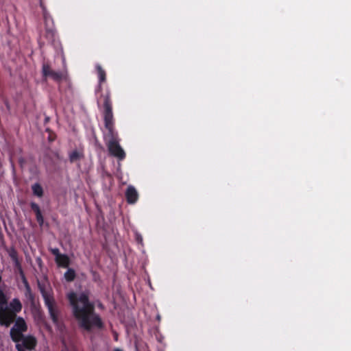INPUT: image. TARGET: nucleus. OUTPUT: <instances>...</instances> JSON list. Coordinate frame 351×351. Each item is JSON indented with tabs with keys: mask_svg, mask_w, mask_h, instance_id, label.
I'll list each match as a JSON object with an SVG mask.
<instances>
[{
	"mask_svg": "<svg viewBox=\"0 0 351 351\" xmlns=\"http://www.w3.org/2000/svg\"><path fill=\"white\" fill-rule=\"evenodd\" d=\"M67 299L72 307L73 315L80 328L92 332L104 328L102 319L95 313V304L89 300L88 292H82L79 295L71 292L67 295Z\"/></svg>",
	"mask_w": 351,
	"mask_h": 351,
	"instance_id": "obj_1",
	"label": "nucleus"
},
{
	"mask_svg": "<svg viewBox=\"0 0 351 351\" xmlns=\"http://www.w3.org/2000/svg\"><path fill=\"white\" fill-rule=\"evenodd\" d=\"M104 102V121L106 129L108 131L106 138L108 141H115L119 139L117 132L114 130V117L112 112V105L110 98V92L107 90L104 94H101L100 98L98 99V103L100 100Z\"/></svg>",
	"mask_w": 351,
	"mask_h": 351,
	"instance_id": "obj_2",
	"label": "nucleus"
},
{
	"mask_svg": "<svg viewBox=\"0 0 351 351\" xmlns=\"http://www.w3.org/2000/svg\"><path fill=\"white\" fill-rule=\"evenodd\" d=\"M23 306L18 298L12 299L8 306L0 309V325L9 327L17 317V314L22 310Z\"/></svg>",
	"mask_w": 351,
	"mask_h": 351,
	"instance_id": "obj_3",
	"label": "nucleus"
},
{
	"mask_svg": "<svg viewBox=\"0 0 351 351\" xmlns=\"http://www.w3.org/2000/svg\"><path fill=\"white\" fill-rule=\"evenodd\" d=\"M38 288L42 295L52 322L57 324L58 323V311L56 305L52 289L49 286L47 287L45 284L41 283L39 280H38Z\"/></svg>",
	"mask_w": 351,
	"mask_h": 351,
	"instance_id": "obj_4",
	"label": "nucleus"
},
{
	"mask_svg": "<svg viewBox=\"0 0 351 351\" xmlns=\"http://www.w3.org/2000/svg\"><path fill=\"white\" fill-rule=\"evenodd\" d=\"M14 322V324L10 329V335L14 342L19 343L24 337L23 332L27 330V325L21 317H16Z\"/></svg>",
	"mask_w": 351,
	"mask_h": 351,
	"instance_id": "obj_5",
	"label": "nucleus"
},
{
	"mask_svg": "<svg viewBox=\"0 0 351 351\" xmlns=\"http://www.w3.org/2000/svg\"><path fill=\"white\" fill-rule=\"evenodd\" d=\"M42 75L45 80L50 77L57 82H61L64 77V75L62 72L53 71L49 62H47L43 63Z\"/></svg>",
	"mask_w": 351,
	"mask_h": 351,
	"instance_id": "obj_6",
	"label": "nucleus"
},
{
	"mask_svg": "<svg viewBox=\"0 0 351 351\" xmlns=\"http://www.w3.org/2000/svg\"><path fill=\"white\" fill-rule=\"evenodd\" d=\"M119 141V139L115 141H108L106 145L110 155L117 157L119 160H123L125 158V153L120 146Z\"/></svg>",
	"mask_w": 351,
	"mask_h": 351,
	"instance_id": "obj_7",
	"label": "nucleus"
},
{
	"mask_svg": "<svg viewBox=\"0 0 351 351\" xmlns=\"http://www.w3.org/2000/svg\"><path fill=\"white\" fill-rule=\"evenodd\" d=\"M125 198L130 204H135L138 199V194L133 186H129L125 191Z\"/></svg>",
	"mask_w": 351,
	"mask_h": 351,
	"instance_id": "obj_8",
	"label": "nucleus"
},
{
	"mask_svg": "<svg viewBox=\"0 0 351 351\" xmlns=\"http://www.w3.org/2000/svg\"><path fill=\"white\" fill-rule=\"evenodd\" d=\"M22 343H20L23 346V348L25 350H32L35 348L37 341L35 337L33 336H25L21 340Z\"/></svg>",
	"mask_w": 351,
	"mask_h": 351,
	"instance_id": "obj_9",
	"label": "nucleus"
},
{
	"mask_svg": "<svg viewBox=\"0 0 351 351\" xmlns=\"http://www.w3.org/2000/svg\"><path fill=\"white\" fill-rule=\"evenodd\" d=\"M96 70L99 79V84L96 89V93H98L101 90V84L106 81V73L99 64L96 65Z\"/></svg>",
	"mask_w": 351,
	"mask_h": 351,
	"instance_id": "obj_10",
	"label": "nucleus"
},
{
	"mask_svg": "<svg viewBox=\"0 0 351 351\" xmlns=\"http://www.w3.org/2000/svg\"><path fill=\"white\" fill-rule=\"evenodd\" d=\"M30 207L32 210L35 213L37 222L40 226H42L44 223V218L40 211L39 206L35 202H32L30 204Z\"/></svg>",
	"mask_w": 351,
	"mask_h": 351,
	"instance_id": "obj_11",
	"label": "nucleus"
},
{
	"mask_svg": "<svg viewBox=\"0 0 351 351\" xmlns=\"http://www.w3.org/2000/svg\"><path fill=\"white\" fill-rule=\"evenodd\" d=\"M25 287V292L24 295L27 300L32 304L34 305L35 304V295L33 293L31 287L29 284V282H25L23 284Z\"/></svg>",
	"mask_w": 351,
	"mask_h": 351,
	"instance_id": "obj_12",
	"label": "nucleus"
},
{
	"mask_svg": "<svg viewBox=\"0 0 351 351\" xmlns=\"http://www.w3.org/2000/svg\"><path fill=\"white\" fill-rule=\"evenodd\" d=\"M57 265L60 267L67 268L70 265V258L66 254H61L55 258Z\"/></svg>",
	"mask_w": 351,
	"mask_h": 351,
	"instance_id": "obj_13",
	"label": "nucleus"
},
{
	"mask_svg": "<svg viewBox=\"0 0 351 351\" xmlns=\"http://www.w3.org/2000/svg\"><path fill=\"white\" fill-rule=\"evenodd\" d=\"M33 194L38 197H41L43 195V189L39 183H35L32 186Z\"/></svg>",
	"mask_w": 351,
	"mask_h": 351,
	"instance_id": "obj_14",
	"label": "nucleus"
},
{
	"mask_svg": "<svg viewBox=\"0 0 351 351\" xmlns=\"http://www.w3.org/2000/svg\"><path fill=\"white\" fill-rule=\"evenodd\" d=\"M64 276L67 282H72L75 278V271L73 269L69 268L67 271L64 273Z\"/></svg>",
	"mask_w": 351,
	"mask_h": 351,
	"instance_id": "obj_15",
	"label": "nucleus"
},
{
	"mask_svg": "<svg viewBox=\"0 0 351 351\" xmlns=\"http://www.w3.org/2000/svg\"><path fill=\"white\" fill-rule=\"evenodd\" d=\"M82 156V154L77 150H74L69 154V160L71 162H74L80 160Z\"/></svg>",
	"mask_w": 351,
	"mask_h": 351,
	"instance_id": "obj_16",
	"label": "nucleus"
},
{
	"mask_svg": "<svg viewBox=\"0 0 351 351\" xmlns=\"http://www.w3.org/2000/svg\"><path fill=\"white\" fill-rule=\"evenodd\" d=\"M7 252L12 261L19 258L17 251L14 247L7 249Z\"/></svg>",
	"mask_w": 351,
	"mask_h": 351,
	"instance_id": "obj_17",
	"label": "nucleus"
},
{
	"mask_svg": "<svg viewBox=\"0 0 351 351\" xmlns=\"http://www.w3.org/2000/svg\"><path fill=\"white\" fill-rule=\"evenodd\" d=\"M40 6L43 10V18H44L45 21H47L48 20V19L50 17L47 11L46 7L45 6V5L42 1H40Z\"/></svg>",
	"mask_w": 351,
	"mask_h": 351,
	"instance_id": "obj_18",
	"label": "nucleus"
},
{
	"mask_svg": "<svg viewBox=\"0 0 351 351\" xmlns=\"http://www.w3.org/2000/svg\"><path fill=\"white\" fill-rule=\"evenodd\" d=\"M16 270H17L18 273L20 275V277L21 278V280H22L23 283L24 284L25 282H27L28 281H27V278L25 277V273L23 271V268L21 267V268H19V269H18Z\"/></svg>",
	"mask_w": 351,
	"mask_h": 351,
	"instance_id": "obj_19",
	"label": "nucleus"
},
{
	"mask_svg": "<svg viewBox=\"0 0 351 351\" xmlns=\"http://www.w3.org/2000/svg\"><path fill=\"white\" fill-rule=\"evenodd\" d=\"M50 252L53 256H55V258H57L59 256L62 254H60L58 248H51L50 250Z\"/></svg>",
	"mask_w": 351,
	"mask_h": 351,
	"instance_id": "obj_20",
	"label": "nucleus"
},
{
	"mask_svg": "<svg viewBox=\"0 0 351 351\" xmlns=\"http://www.w3.org/2000/svg\"><path fill=\"white\" fill-rule=\"evenodd\" d=\"M13 263H14V267L16 269H18L22 267L21 263L19 258L14 260Z\"/></svg>",
	"mask_w": 351,
	"mask_h": 351,
	"instance_id": "obj_21",
	"label": "nucleus"
},
{
	"mask_svg": "<svg viewBox=\"0 0 351 351\" xmlns=\"http://www.w3.org/2000/svg\"><path fill=\"white\" fill-rule=\"evenodd\" d=\"M16 349L17 350V351H25V349H24V348H23V346H22V345H21V344L19 343H19H16Z\"/></svg>",
	"mask_w": 351,
	"mask_h": 351,
	"instance_id": "obj_22",
	"label": "nucleus"
},
{
	"mask_svg": "<svg viewBox=\"0 0 351 351\" xmlns=\"http://www.w3.org/2000/svg\"><path fill=\"white\" fill-rule=\"evenodd\" d=\"M136 239V241H138V243H141L143 242V238L141 235L137 234Z\"/></svg>",
	"mask_w": 351,
	"mask_h": 351,
	"instance_id": "obj_23",
	"label": "nucleus"
},
{
	"mask_svg": "<svg viewBox=\"0 0 351 351\" xmlns=\"http://www.w3.org/2000/svg\"><path fill=\"white\" fill-rule=\"evenodd\" d=\"M113 351H123V350L120 348H115V349H114Z\"/></svg>",
	"mask_w": 351,
	"mask_h": 351,
	"instance_id": "obj_24",
	"label": "nucleus"
},
{
	"mask_svg": "<svg viewBox=\"0 0 351 351\" xmlns=\"http://www.w3.org/2000/svg\"><path fill=\"white\" fill-rule=\"evenodd\" d=\"M49 139L50 141H52L54 140L53 138H52V136H49Z\"/></svg>",
	"mask_w": 351,
	"mask_h": 351,
	"instance_id": "obj_25",
	"label": "nucleus"
},
{
	"mask_svg": "<svg viewBox=\"0 0 351 351\" xmlns=\"http://www.w3.org/2000/svg\"><path fill=\"white\" fill-rule=\"evenodd\" d=\"M99 308H103V305H102L101 304H100L99 305Z\"/></svg>",
	"mask_w": 351,
	"mask_h": 351,
	"instance_id": "obj_26",
	"label": "nucleus"
}]
</instances>
